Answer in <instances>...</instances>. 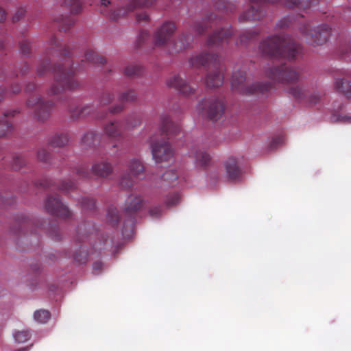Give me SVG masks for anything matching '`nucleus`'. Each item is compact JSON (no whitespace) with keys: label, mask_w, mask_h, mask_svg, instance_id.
Wrapping results in <instances>:
<instances>
[{"label":"nucleus","mask_w":351,"mask_h":351,"mask_svg":"<svg viewBox=\"0 0 351 351\" xmlns=\"http://www.w3.org/2000/svg\"><path fill=\"white\" fill-rule=\"evenodd\" d=\"M320 99V97L317 94H312L309 95L308 99H306L307 101L309 102L311 105H315L316 104Z\"/></svg>","instance_id":"obj_59"},{"label":"nucleus","mask_w":351,"mask_h":351,"mask_svg":"<svg viewBox=\"0 0 351 351\" xmlns=\"http://www.w3.org/2000/svg\"><path fill=\"white\" fill-rule=\"evenodd\" d=\"M233 35L234 32L231 26L216 29L208 37L206 45L210 48L223 46L229 42Z\"/></svg>","instance_id":"obj_17"},{"label":"nucleus","mask_w":351,"mask_h":351,"mask_svg":"<svg viewBox=\"0 0 351 351\" xmlns=\"http://www.w3.org/2000/svg\"><path fill=\"white\" fill-rule=\"evenodd\" d=\"M106 63V59L97 54L92 49H87L84 52L81 59L80 68L85 69L89 65L101 66Z\"/></svg>","instance_id":"obj_21"},{"label":"nucleus","mask_w":351,"mask_h":351,"mask_svg":"<svg viewBox=\"0 0 351 351\" xmlns=\"http://www.w3.org/2000/svg\"><path fill=\"white\" fill-rule=\"evenodd\" d=\"M150 147L153 158L156 162L167 161L173 156V149L170 143L163 138L158 140L154 137H151Z\"/></svg>","instance_id":"obj_14"},{"label":"nucleus","mask_w":351,"mask_h":351,"mask_svg":"<svg viewBox=\"0 0 351 351\" xmlns=\"http://www.w3.org/2000/svg\"><path fill=\"white\" fill-rule=\"evenodd\" d=\"M82 106H69V112L72 119L77 120L83 118V114L81 110Z\"/></svg>","instance_id":"obj_45"},{"label":"nucleus","mask_w":351,"mask_h":351,"mask_svg":"<svg viewBox=\"0 0 351 351\" xmlns=\"http://www.w3.org/2000/svg\"><path fill=\"white\" fill-rule=\"evenodd\" d=\"M149 215L153 218H157L161 215L162 209L160 206H154L149 209Z\"/></svg>","instance_id":"obj_58"},{"label":"nucleus","mask_w":351,"mask_h":351,"mask_svg":"<svg viewBox=\"0 0 351 351\" xmlns=\"http://www.w3.org/2000/svg\"><path fill=\"white\" fill-rule=\"evenodd\" d=\"M81 110L83 114V118H85L89 115L93 114L95 110V108L93 105L87 104L82 106Z\"/></svg>","instance_id":"obj_54"},{"label":"nucleus","mask_w":351,"mask_h":351,"mask_svg":"<svg viewBox=\"0 0 351 351\" xmlns=\"http://www.w3.org/2000/svg\"><path fill=\"white\" fill-rule=\"evenodd\" d=\"M330 30L326 24L312 29L309 23H304L300 27V31L306 42L315 47L327 42L330 36Z\"/></svg>","instance_id":"obj_11"},{"label":"nucleus","mask_w":351,"mask_h":351,"mask_svg":"<svg viewBox=\"0 0 351 351\" xmlns=\"http://www.w3.org/2000/svg\"><path fill=\"white\" fill-rule=\"evenodd\" d=\"M25 10L23 8H19L12 16V21L14 23L18 22L21 18L25 16Z\"/></svg>","instance_id":"obj_57"},{"label":"nucleus","mask_w":351,"mask_h":351,"mask_svg":"<svg viewBox=\"0 0 351 351\" xmlns=\"http://www.w3.org/2000/svg\"><path fill=\"white\" fill-rule=\"evenodd\" d=\"M149 38L150 35L147 31L140 32L136 40V47H141V46L145 45Z\"/></svg>","instance_id":"obj_50"},{"label":"nucleus","mask_w":351,"mask_h":351,"mask_svg":"<svg viewBox=\"0 0 351 351\" xmlns=\"http://www.w3.org/2000/svg\"><path fill=\"white\" fill-rule=\"evenodd\" d=\"M106 219L108 222L112 226H115L118 223L120 219V216L116 207L110 206L108 208Z\"/></svg>","instance_id":"obj_37"},{"label":"nucleus","mask_w":351,"mask_h":351,"mask_svg":"<svg viewBox=\"0 0 351 351\" xmlns=\"http://www.w3.org/2000/svg\"><path fill=\"white\" fill-rule=\"evenodd\" d=\"M69 143V136L66 133H60L53 135L48 141L49 145L53 147H62Z\"/></svg>","instance_id":"obj_29"},{"label":"nucleus","mask_w":351,"mask_h":351,"mask_svg":"<svg viewBox=\"0 0 351 351\" xmlns=\"http://www.w3.org/2000/svg\"><path fill=\"white\" fill-rule=\"evenodd\" d=\"M169 88H173L184 96H189L195 93L196 88L191 86L180 75H174L170 77L166 82Z\"/></svg>","instance_id":"obj_18"},{"label":"nucleus","mask_w":351,"mask_h":351,"mask_svg":"<svg viewBox=\"0 0 351 351\" xmlns=\"http://www.w3.org/2000/svg\"><path fill=\"white\" fill-rule=\"evenodd\" d=\"M30 70V66L28 63L25 62L23 66L20 69V73L23 75L27 73Z\"/></svg>","instance_id":"obj_62"},{"label":"nucleus","mask_w":351,"mask_h":351,"mask_svg":"<svg viewBox=\"0 0 351 351\" xmlns=\"http://www.w3.org/2000/svg\"><path fill=\"white\" fill-rule=\"evenodd\" d=\"M225 169L230 180L235 181L240 178L241 171L235 158L230 157L226 160L225 162Z\"/></svg>","instance_id":"obj_24"},{"label":"nucleus","mask_w":351,"mask_h":351,"mask_svg":"<svg viewBox=\"0 0 351 351\" xmlns=\"http://www.w3.org/2000/svg\"><path fill=\"white\" fill-rule=\"evenodd\" d=\"M180 132V127L179 125L171 121L168 116L161 117L160 123V135L165 136L168 139L172 138L174 136L178 135Z\"/></svg>","instance_id":"obj_20"},{"label":"nucleus","mask_w":351,"mask_h":351,"mask_svg":"<svg viewBox=\"0 0 351 351\" xmlns=\"http://www.w3.org/2000/svg\"><path fill=\"white\" fill-rule=\"evenodd\" d=\"M51 180L49 179H44L40 182L39 185L44 188H50L51 185Z\"/></svg>","instance_id":"obj_61"},{"label":"nucleus","mask_w":351,"mask_h":351,"mask_svg":"<svg viewBox=\"0 0 351 351\" xmlns=\"http://www.w3.org/2000/svg\"><path fill=\"white\" fill-rule=\"evenodd\" d=\"M20 112L18 110H8L5 112H4V117H14L16 114H19Z\"/></svg>","instance_id":"obj_63"},{"label":"nucleus","mask_w":351,"mask_h":351,"mask_svg":"<svg viewBox=\"0 0 351 351\" xmlns=\"http://www.w3.org/2000/svg\"><path fill=\"white\" fill-rule=\"evenodd\" d=\"M80 203L82 208L87 210H93L96 206L95 199L90 197H82Z\"/></svg>","instance_id":"obj_44"},{"label":"nucleus","mask_w":351,"mask_h":351,"mask_svg":"<svg viewBox=\"0 0 351 351\" xmlns=\"http://www.w3.org/2000/svg\"><path fill=\"white\" fill-rule=\"evenodd\" d=\"M231 87L233 91L243 95H265L271 88L269 82L250 83L244 71H239L233 73L231 79Z\"/></svg>","instance_id":"obj_7"},{"label":"nucleus","mask_w":351,"mask_h":351,"mask_svg":"<svg viewBox=\"0 0 351 351\" xmlns=\"http://www.w3.org/2000/svg\"><path fill=\"white\" fill-rule=\"evenodd\" d=\"M48 47L36 68V74L43 76L47 73L54 75V83L48 90L51 95H58L65 90H74L80 88V84L73 76V60L75 54L70 47L56 37L49 41Z\"/></svg>","instance_id":"obj_1"},{"label":"nucleus","mask_w":351,"mask_h":351,"mask_svg":"<svg viewBox=\"0 0 351 351\" xmlns=\"http://www.w3.org/2000/svg\"><path fill=\"white\" fill-rule=\"evenodd\" d=\"M141 123V118L136 114L128 117L125 121L124 128L130 130L138 125Z\"/></svg>","instance_id":"obj_42"},{"label":"nucleus","mask_w":351,"mask_h":351,"mask_svg":"<svg viewBox=\"0 0 351 351\" xmlns=\"http://www.w3.org/2000/svg\"><path fill=\"white\" fill-rule=\"evenodd\" d=\"M27 106L34 109V115L38 121L44 122L51 115L53 102L45 101L40 96H32L27 100Z\"/></svg>","instance_id":"obj_13"},{"label":"nucleus","mask_w":351,"mask_h":351,"mask_svg":"<svg viewBox=\"0 0 351 351\" xmlns=\"http://www.w3.org/2000/svg\"><path fill=\"white\" fill-rule=\"evenodd\" d=\"M123 124L119 121H110L104 127L105 134L111 138H118L123 132Z\"/></svg>","instance_id":"obj_25"},{"label":"nucleus","mask_w":351,"mask_h":351,"mask_svg":"<svg viewBox=\"0 0 351 351\" xmlns=\"http://www.w3.org/2000/svg\"><path fill=\"white\" fill-rule=\"evenodd\" d=\"M61 7L69 10L73 14H77L82 11V3L81 0H64Z\"/></svg>","instance_id":"obj_30"},{"label":"nucleus","mask_w":351,"mask_h":351,"mask_svg":"<svg viewBox=\"0 0 351 351\" xmlns=\"http://www.w3.org/2000/svg\"><path fill=\"white\" fill-rule=\"evenodd\" d=\"M266 75L269 79L282 84H293L302 79L301 73L298 70L286 64L269 68Z\"/></svg>","instance_id":"obj_10"},{"label":"nucleus","mask_w":351,"mask_h":351,"mask_svg":"<svg viewBox=\"0 0 351 351\" xmlns=\"http://www.w3.org/2000/svg\"><path fill=\"white\" fill-rule=\"evenodd\" d=\"M21 90V87L19 84H14L12 85L11 87V92L12 94H17L19 93Z\"/></svg>","instance_id":"obj_64"},{"label":"nucleus","mask_w":351,"mask_h":351,"mask_svg":"<svg viewBox=\"0 0 351 351\" xmlns=\"http://www.w3.org/2000/svg\"><path fill=\"white\" fill-rule=\"evenodd\" d=\"M156 2V0H129L123 6L109 11L107 7L110 4V1L101 0V12L110 20L117 21L138 8H150Z\"/></svg>","instance_id":"obj_8"},{"label":"nucleus","mask_w":351,"mask_h":351,"mask_svg":"<svg viewBox=\"0 0 351 351\" xmlns=\"http://www.w3.org/2000/svg\"><path fill=\"white\" fill-rule=\"evenodd\" d=\"M16 224L18 226L17 229H14L12 230L16 234L21 232H25L26 231H27V229L32 227L34 223L28 217L23 216L21 218H19V219L16 221Z\"/></svg>","instance_id":"obj_34"},{"label":"nucleus","mask_w":351,"mask_h":351,"mask_svg":"<svg viewBox=\"0 0 351 351\" xmlns=\"http://www.w3.org/2000/svg\"><path fill=\"white\" fill-rule=\"evenodd\" d=\"M103 264L101 262H95L93 265V271L98 274L99 271L102 269Z\"/></svg>","instance_id":"obj_60"},{"label":"nucleus","mask_w":351,"mask_h":351,"mask_svg":"<svg viewBox=\"0 0 351 351\" xmlns=\"http://www.w3.org/2000/svg\"><path fill=\"white\" fill-rule=\"evenodd\" d=\"M137 95L134 90H128L121 93L119 96V104L110 108L112 114H117L124 109V104L134 101L136 99Z\"/></svg>","instance_id":"obj_23"},{"label":"nucleus","mask_w":351,"mask_h":351,"mask_svg":"<svg viewBox=\"0 0 351 351\" xmlns=\"http://www.w3.org/2000/svg\"><path fill=\"white\" fill-rule=\"evenodd\" d=\"M98 141V133L95 131H88L82 137L80 141V147L83 149L93 148Z\"/></svg>","instance_id":"obj_26"},{"label":"nucleus","mask_w":351,"mask_h":351,"mask_svg":"<svg viewBox=\"0 0 351 351\" xmlns=\"http://www.w3.org/2000/svg\"><path fill=\"white\" fill-rule=\"evenodd\" d=\"M335 88L347 98H351V81L347 79H337L335 82Z\"/></svg>","instance_id":"obj_31"},{"label":"nucleus","mask_w":351,"mask_h":351,"mask_svg":"<svg viewBox=\"0 0 351 351\" xmlns=\"http://www.w3.org/2000/svg\"><path fill=\"white\" fill-rule=\"evenodd\" d=\"M114 99V95L110 92L104 93L99 99L100 106H106L110 104Z\"/></svg>","instance_id":"obj_49"},{"label":"nucleus","mask_w":351,"mask_h":351,"mask_svg":"<svg viewBox=\"0 0 351 351\" xmlns=\"http://www.w3.org/2000/svg\"><path fill=\"white\" fill-rule=\"evenodd\" d=\"M178 178V173L174 169H169L166 171L160 177L162 182L167 184V185L171 184Z\"/></svg>","instance_id":"obj_39"},{"label":"nucleus","mask_w":351,"mask_h":351,"mask_svg":"<svg viewBox=\"0 0 351 351\" xmlns=\"http://www.w3.org/2000/svg\"><path fill=\"white\" fill-rule=\"evenodd\" d=\"M261 32L257 30H247L239 35V42L241 45H245L248 42L255 39Z\"/></svg>","instance_id":"obj_35"},{"label":"nucleus","mask_w":351,"mask_h":351,"mask_svg":"<svg viewBox=\"0 0 351 351\" xmlns=\"http://www.w3.org/2000/svg\"><path fill=\"white\" fill-rule=\"evenodd\" d=\"M25 160L21 155H15L13 156L12 167L14 170H19L25 165Z\"/></svg>","instance_id":"obj_47"},{"label":"nucleus","mask_w":351,"mask_h":351,"mask_svg":"<svg viewBox=\"0 0 351 351\" xmlns=\"http://www.w3.org/2000/svg\"><path fill=\"white\" fill-rule=\"evenodd\" d=\"M221 19V18L217 14L210 13L203 20L195 22L191 27L192 30L197 35H202L208 29H211L219 24Z\"/></svg>","instance_id":"obj_19"},{"label":"nucleus","mask_w":351,"mask_h":351,"mask_svg":"<svg viewBox=\"0 0 351 351\" xmlns=\"http://www.w3.org/2000/svg\"><path fill=\"white\" fill-rule=\"evenodd\" d=\"M92 173L99 178H106L113 172V167L111 162L105 160L95 161L91 167Z\"/></svg>","instance_id":"obj_22"},{"label":"nucleus","mask_w":351,"mask_h":351,"mask_svg":"<svg viewBox=\"0 0 351 351\" xmlns=\"http://www.w3.org/2000/svg\"><path fill=\"white\" fill-rule=\"evenodd\" d=\"M190 157L195 159V163L199 166H207L210 162V156L205 151L200 149H192Z\"/></svg>","instance_id":"obj_27"},{"label":"nucleus","mask_w":351,"mask_h":351,"mask_svg":"<svg viewBox=\"0 0 351 351\" xmlns=\"http://www.w3.org/2000/svg\"><path fill=\"white\" fill-rule=\"evenodd\" d=\"M288 93L295 99L300 101L306 100V94L305 90L298 86L290 87L288 90Z\"/></svg>","instance_id":"obj_40"},{"label":"nucleus","mask_w":351,"mask_h":351,"mask_svg":"<svg viewBox=\"0 0 351 351\" xmlns=\"http://www.w3.org/2000/svg\"><path fill=\"white\" fill-rule=\"evenodd\" d=\"M45 208L47 213L52 215L67 219L72 217V213L64 205L58 197L49 195L45 202Z\"/></svg>","instance_id":"obj_16"},{"label":"nucleus","mask_w":351,"mask_h":351,"mask_svg":"<svg viewBox=\"0 0 351 351\" xmlns=\"http://www.w3.org/2000/svg\"><path fill=\"white\" fill-rule=\"evenodd\" d=\"M321 0H249L251 5L243 12L239 20L241 22L262 20L267 14L268 5H282L293 9L306 11L319 3Z\"/></svg>","instance_id":"obj_5"},{"label":"nucleus","mask_w":351,"mask_h":351,"mask_svg":"<svg viewBox=\"0 0 351 351\" xmlns=\"http://www.w3.org/2000/svg\"><path fill=\"white\" fill-rule=\"evenodd\" d=\"M180 199V195L178 193H175L167 196L165 202L167 206H171L178 204Z\"/></svg>","instance_id":"obj_52"},{"label":"nucleus","mask_w":351,"mask_h":351,"mask_svg":"<svg viewBox=\"0 0 351 351\" xmlns=\"http://www.w3.org/2000/svg\"><path fill=\"white\" fill-rule=\"evenodd\" d=\"M51 314L47 310H38L34 313V319L40 324H45L50 319Z\"/></svg>","instance_id":"obj_41"},{"label":"nucleus","mask_w":351,"mask_h":351,"mask_svg":"<svg viewBox=\"0 0 351 351\" xmlns=\"http://www.w3.org/2000/svg\"><path fill=\"white\" fill-rule=\"evenodd\" d=\"M14 337L18 343H25L30 338V333L28 330L18 331Z\"/></svg>","instance_id":"obj_48"},{"label":"nucleus","mask_w":351,"mask_h":351,"mask_svg":"<svg viewBox=\"0 0 351 351\" xmlns=\"http://www.w3.org/2000/svg\"><path fill=\"white\" fill-rule=\"evenodd\" d=\"M19 50L24 56L29 57L32 54V43L27 38H23L19 41Z\"/></svg>","instance_id":"obj_38"},{"label":"nucleus","mask_w":351,"mask_h":351,"mask_svg":"<svg viewBox=\"0 0 351 351\" xmlns=\"http://www.w3.org/2000/svg\"><path fill=\"white\" fill-rule=\"evenodd\" d=\"M176 26L173 22L166 21L156 29L153 34V44L162 47L171 54H177L191 47L193 36L191 34H182L176 40H171Z\"/></svg>","instance_id":"obj_4"},{"label":"nucleus","mask_w":351,"mask_h":351,"mask_svg":"<svg viewBox=\"0 0 351 351\" xmlns=\"http://www.w3.org/2000/svg\"><path fill=\"white\" fill-rule=\"evenodd\" d=\"M74 172L76 174V176H77L79 178H87L89 177L88 167L87 166L83 164L77 165L75 168Z\"/></svg>","instance_id":"obj_46"},{"label":"nucleus","mask_w":351,"mask_h":351,"mask_svg":"<svg viewBox=\"0 0 351 351\" xmlns=\"http://www.w3.org/2000/svg\"><path fill=\"white\" fill-rule=\"evenodd\" d=\"M128 167L130 173H126L123 174L119 182L120 187L125 190L131 189L135 184L134 178L143 173L145 171L143 162L136 158L130 160Z\"/></svg>","instance_id":"obj_15"},{"label":"nucleus","mask_w":351,"mask_h":351,"mask_svg":"<svg viewBox=\"0 0 351 351\" xmlns=\"http://www.w3.org/2000/svg\"><path fill=\"white\" fill-rule=\"evenodd\" d=\"M197 109L199 114L204 113L208 119L216 121L224 113V103L222 99L211 98L199 102Z\"/></svg>","instance_id":"obj_12"},{"label":"nucleus","mask_w":351,"mask_h":351,"mask_svg":"<svg viewBox=\"0 0 351 351\" xmlns=\"http://www.w3.org/2000/svg\"><path fill=\"white\" fill-rule=\"evenodd\" d=\"M76 234V239L78 241H90L91 244V249L89 252H86L84 247L81 246L80 252H76L73 255V259L80 263H85L88 256H97L101 250L112 246V240L108 237L99 236L95 230L93 224L90 222L80 224L77 227Z\"/></svg>","instance_id":"obj_3"},{"label":"nucleus","mask_w":351,"mask_h":351,"mask_svg":"<svg viewBox=\"0 0 351 351\" xmlns=\"http://www.w3.org/2000/svg\"><path fill=\"white\" fill-rule=\"evenodd\" d=\"M143 206L144 200L140 195L131 194L126 199L123 212L124 215L128 217L130 219L124 221V228L122 230L123 236L128 237L132 233L134 215Z\"/></svg>","instance_id":"obj_9"},{"label":"nucleus","mask_w":351,"mask_h":351,"mask_svg":"<svg viewBox=\"0 0 351 351\" xmlns=\"http://www.w3.org/2000/svg\"><path fill=\"white\" fill-rule=\"evenodd\" d=\"M7 92L0 88V103L3 101L5 97ZM12 130V125L8 121H0V136H4L7 135Z\"/></svg>","instance_id":"obj_33"},{"label":"nucleus","mask_w":351,"mask_h":351,"mask_svg":"<svg viewBox=\"0 0 351 351\" xmlns=\"http://www.w3.org/2000/svg\"><path fill=\"white\" fill-rule=\"evenodd\" d=\"M149 15L146 11H143L136 15V20L139 23H147L149 21Z\"/></svg>","instance_id":"obj_55"},{"label":"nucleus","mask_w":351,"mask_h":351,"mask_svg":"<svg viewBox=\"0 0 351 351\" xmlns=\"http://www.w3.org/2000/svg\"><path fill=\"white\" fill-rule=\"evenodd\" d=\"M259 51L270 58L294 60L301 53V46L288 34L271 35L263 40Z\"/></svg>","instance_id":"obj_2"},{"label":"nucleus","mask_w":351,"mask_h":351,"mask_svg":"<svg viewBox=\"0 0 351 351\" xmlns=\"http://www.w3.org/2000/svg\"><path fill=\"white\" fill-rule=\"evenodd\" d=\"M60 31H68L74 25L75 20L71 16H63L62 14L53 19Z\"/></svg>","instance_id":"obj_28"},{"label":"nucleus","mask_w":351,"mask_h":351,"mask_svg":"<svg viewBox=\"0 0 351 351\" xmlns=\"http://www.w3.org/2000/svg\"><path fill=\"white\" fill-rule=\"evenodd\" d=\"M59 190L64 193H69L77 189V186L74 182L69 180H64L58 187Z\"/></svg>","instance_id":"obj_43"},{"label":"nucleus","mask_w":351,"mask_h":351,"mask_svg":"<svg viewBox=\"0 0 351 351\" xmlns=\"http://www.w3.org/2000/svg\"><path fill=\"white\" fill-rule=\"evenodd\" d=\"M38 160L43 162H49L51 154L45 148H40L37 152Z\"/></svg>","instance_id":"obj_51"},{"label":"nucleus","mask_w":351,"mask_h":351,"mask_svg":"<svg viewBox=\"0 0 351 351\" xmlns=\"http://www.w3.org/2000/svg\"><path fill=\"white\" fill-rule=\"evenodd\" d=\"M285 138L282 135L275 136L269 145V149H275L284 143Z\"/></svg>","instance_id":"obj_53"},{"label":"nucleus","mask_w":351,"mask_h":351,"mask_svg":"<svg viewBox=\"0 0 351 351\" xmlns=\"http://www.w3.org/2000/svg\"><path fill=\"white\" fill-rule=\"evenodd\" d=\"M189 64L192 68L200 69L202 67H213L214 71L208 72L205 83L208 88H216L222 85L223 82V72L220 66L218 55L202 51L192 56L189 60Z\"/></svg>","instance_id":"obj_6"},{"label":"nucleus","mask_w":351,"mask_h":351,"mask_svg":"<svg viewBox=\"0 0 351 351\" xmlns=\"http://www.w3.org/2000/svg\"><path fill=\"white\" fill-rule=\"evenodd\" d=\"M144 72V68L138 64H130L125 67L124 75L128 77L141 75Z\"/></svg>","instance_id":"obj_36"},{"label":"nucleus","mask_w":351,"mask_h":351,"mask_svg":"<svg viewBox=\"0 0 351 351\" xmlns=\"http://www.w3.org/2000/svg\"><path fill=\"white\" fill-rule=\"evenodd\" d=\"M291 23V21L289 18H284L278 21L276 25V29H285L286 27H288Z\"/></svg>","instance_id":"obj_56"},{"label":"nucleus","mask_w":351,"mask_h":351,"mask_svg":"<svg viewBox=\"0 0 351 351\" xmlns=\"http://www.w3.org/2000/svg\"><path fill=\"white\" fill-rule=\"evenodd\" d=\"M215 8L219 12H233L236 10V5L225 0H218L214 3Z\"/></svg>","instance_id":"obj_32"}]
</instances>
